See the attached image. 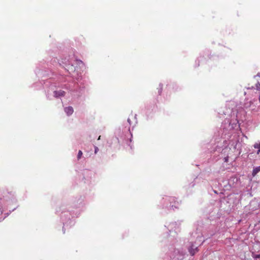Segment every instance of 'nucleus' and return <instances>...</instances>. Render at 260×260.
Instances as JSON below:
<instances>
[{
	"label": "nucleus",
	"instance_id": "nucleus-14",
	"mask_svg": "<svg viewBox=\"0 0 260 260\" xmlns=\"http://www.w3.org/2000/svg\"><path fill=\"white\" fill-rule=\"evenodd\" d=\"M256 257H260V256L259 255H257Z\"/></svg>",
	"mask_w": 260,
	"mask_h": 260
},
{
	"label": "nucleus",
	"instance_id": "nucleus-11",
	"mask_svg": "<svg viewBox=\"0 0 260 260\" xmlns=\"http://www.w3.org/2000/svg\"><path fill=\"white\" fill-rule=\"evenodd\" d=\"M131 116H132V117H134V118H136V115L133 116V114H132V115H131Z\"/></svg>",
	"mask_w": 260,
	"mask_h": 260
},
{
	"label": "nucleus",
	"instance_id": "nucleus-4",
	"mask_svg": "<svg viewBox=\"0 0 260 260\" xmlns=\"http://www.w3.org/2000/svg\"><path fill=\"white\" fill-rule=\"evenodd\" d=\"M198 251V248L197 247H196V248H193L192 247H191L189 249V252L190 253V254L191 255H193L196 252H197Z\"/></svg>",
	"mask_w": 260,
	"mask_h": 260
},
{
	"label": "nucleus",
	"instance_id": "nucleus-9",
	"mask_svg": "<svg viewBox=\"0 0 260 260\" xmlns=\"http://www.w3.org/2000/svg\"><path fill=\"white\" fill-rule=\"evenodd\" d=\"M98 151H99V148L95 146L94 147V153H96Z\"/></svg>",
	"mask_w": 260,
	"mask_h": 260
},
{
	"label": "nucleus",
	"instance_id": "nucleus-8",
	"mask_svg": "<svg viewBox=\"0 0 260 260\" xmlns=\"http://www.w3.org/2000/svg\"><path fill=\"white\" fill-rule=\"evenodd\" d=\"M82 152L81 150H79V152H78V155H77V159L79 160L80 159L82 156Z\"/></svg>",
	"mask_w": 260,
	"mask_h": 260
},
{
	"label": "nucleus",
	"instance_id": "nucleus-10",
	"mask_svg": "<svg viewBox=\"0 0 260 260\" xmlns=\"http://www.w3.org/2000/svg\"><path fill=\"white\" fill-rule=\"evenodd\" d=\"M127 122L129 123V124H131V121L129 118L127 119Z\"/></svg>",
	"mask_w": 260,
	"mask_h": 260
},
{
	"label": "nucleus",
	"instance_id": "nucleus-6",
	"mask_svg": "<svg viewBox=\"0 0 260 260\" xmlns=\"http://www.w3.org/2000/svg\"><path fill=\"white\" fill-rule=\"evenodd\" d=\"M253 147L254 148L258 149L257 152V154H258L260 153V142L254 144Z\"/></svg>",
	"mask_w": 260,
	"mask_h": 260
},
{
	"label": "nucleus",
	"instance_id": "nucleus-1",
	"mask_svg": "<svg viewBox=\"0 0 260 260\" xmlns=\"http://www.w3.org/2000/svg\"><path fill=\"white\" fill-rule=\"evenodd\" d=\"M244 107L246 109L251 108L252 111L255 110V106L253 105V103L251 101L245 103L244 105Z\"/></svg>",
	"mask_w": 260,
	"mask_h": 260
},
{
	"label": "nucleus",
	"instance_id": "nucleus-5",
	"mask_svg": "<svg viewBox=\"0 0 260 260\" xmlns=\"http://www.w3.org/2000/svg\"><path fill=\"white\" fill-rule=\"evenodd\" d=\"M260 171V166L254 168L252 172V175L255 176Z\"/></svg>",
	"mask_w": 260,
	"mask_h": 260
},
{
	"label": "nucleus",
	"instance_id": "nucleus-13",
	"mask_svg": "<svg viewBox=\"0 0 260 260\" xmlns=\"http://www.w3.org/2000/svg\"><path fill=\"white\" fill-rule=\"evenodd\" d=\"M259 102H260V95H259Z\"/></svg>",
	"mask_w": 260,
	"mask_h": 260
},
{
	"label": "nucleus",
	"instance_id": "nucleus-3",
	"mask_svg": "<svg viewBox=\"0 0 260 260\" xmlns=\"http://www.w3.org/2000/svg\"><path fill=\"white\" fill-rule=\"evenodd\" d=\"M65 94V92L62 90L54 91V96L56 97L62 96Z\"/></svg>",
	"mask_w": 260,
	"mask_h": 260
},
{
	"label": "nucleus",
	"instance_id": "nucleus-7",
	"mask_svg": "<svg viewBox=\"0 0 260 260\" xmlns=\"http://www.w3.org/2000/svg\"><path fill=\"white\" fill-rule=\"evenodd\" d=\"M251 88L256 89L257 90H260V83L258 82H257L255 84V87L252 86Z\"/></svg>",
	"mask_w": 260,
	"mask_h": 260
},
{
	"label": "nucleus",
	"instance_id": "nucleus-2",
	"mask_svg": "<svg viewBox=\"0 0 260 260\" xmlns=\"http://www.w3.org/2000/svg\"><path fill=\"white\" fill-rule=\"evenodd\" d=\"M64 111L68 115H71L73 114L74 110L72 107H68L64 108Z\"/></svg>",
	"mask_w": 260,
	"mask_h": 260
},
{
	"label": "nucleus",
	"instance_id": "nucleus-12",
	"mask_svg": "<svg viewBox=\"0 0 260 260\" xmlns=\"http://www.w3.org/2000/svg\"><path fill=\"white\" fill-rule=\"evenodd\" d=\"M100 138H101V136H99V137L98 138V140H100Z\"/></svg>",
	"mask_w": 260,
	"mask_h": 260
}]
</instances>
